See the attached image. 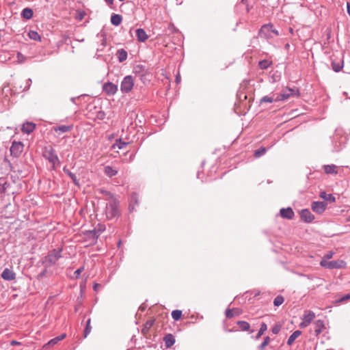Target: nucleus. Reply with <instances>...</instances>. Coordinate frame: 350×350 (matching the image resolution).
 <instances>
[{"label":"nucleus","mask_w":350,"mask_h":350,"mask_svg":"<svg viewBox=\"0 0 350 350\" xmlns=\"http://www.w3.org/2000/svg\"><path fill=\"white\" fill-rule=\"evenodd\" d=\"M62 249L53 250L45 258L44 263L48 266L53 265L62 258Z\"/></svg>","instance_id":"1"},{"label":"nucleus","mask_w":350,"mask_h":350,"mask_svg":"<svg viewBox=\"0 0 350 350\" xmlns=\"http://www.w3.org/2000/svg\"><path fill=\"white\" fill-rule=\"evenodd\" d=\"M298 94L299 90L297 88H286L280 94H276V100L284 101L288 100L291 96H297Z\"/></svg>","instance_id":"2"},{"label":"nucleus","mask_w":350,"mask_h":350,"mask_svg":"<svg viewBox=\"0 0 350 350\" xmlns=\"http://www.w3.org/2000/svg\"><path fill=\"white\" fill-rule=\"evenodd\" d=\"M345 262L342 260L327 261L325 260H321L320 265L324 268L328 269H340L345 266Z\"/></svg>","instance_id":"3"},{"label":"nucleus","mask_w":350,"mask_h":350,"mask_svg":"<svg viewBox=\"0 0 350 350\" xmlns=\"http://www.w3.org/2000/svg\"><path fill=\"white\" fill-rule=\"evenodd\" d=\"M44 157L53 164V167L55 168L56 165L59 164V159L56 154L54 149L51 147L46 148L44 152Z\"/></svg>","instance_id":"4"},{"label":"nucleus","mask_w":350,"mask_h":350,"mask_svg":"<svg viewBox=\"0 0 350 350\" xmlns=\"http://www.w3.org/2000/svg\"><path fill=\"white\" fill-rule=\"evenodd\" d=\"M134 86V79L132 76L127 75L124 77L120 84V90L122 93L130 92Z\"/></svg>","instance_id":"5"},{"label":"nucleus","mask_w":350,"mask_h":350,"mask_svg":"<svg viewBox=\"0 0 350 350\" xmlns=\"http://www.w3.org/2000/svg\"><path fill=\"white\" fill-rule=\"evenodd\" d=\"M119 211L116 202H110L106 205L105 214L108 219H112L118 215Z\"/></svg>","instance_id":"6"},{"label":"nucleus","mask_w":350,"mask_h":350,"mask_svg":"<svg viewBox=\"0 0 350 350\" xmlns=\"http://www.w3.org/2000/svg\"><path fill=\"white\" fill-rule=\"evenodd\" d=\"M315 318V313L312 310H306L303 314L302 321L299 324L300 328L308 327Z\"/></svg>","instance_id":"7"},{"label":"nucleus","mask_w":350,"mask_h":350,"mask_svg":"<svg viewBox=\"0 0 350 350\" xmlns=\"http://www.w3.org/2000/svg\"><path fill=\"white\" fill-rule=\"evenodd\" d=\"M259 36L266 39L273 38V25L270 24L262 25L259 31Z\"/></svg>","instance_id":"8"},{"label":"nucleus","mask_w":350,"mask_h":350,"mask_svg":"<svg viewBox=\"0 0 350 350\" xmlns=\"http://www.w3.org/2000/svg\"><path fill=\"white\" fill-rule=\"evenodd\" d=\"M23 144L21 142H14L10 147L11 155L18 157L23 151Z\"/></svg>","instance_id":"9"},{"label":"nucleus","mask_w":350,"mask_h":350,"mask_svg":"<svg viewBox=\"0 0 350 350\" xmlns=\"http://www.w3.org/2000/svg\"><path fill=\"white\" fill-rule=\"evenodd\" d=\"M327 206L325 202H313L311 205L312 211L317 213L321 214L324 212Z\"/></svg>","instance_id":"10"},{"label":"nucleus","mask_w":350,"mask_h":350,"mask_svg":"<svg viewBox=\"0 0 350 350\" xmlns=\"http://www.w3.org/2000/svg\"><path fill=\"white\" fill-rule=\"evenodd\" d=\"M103 91L108 95H114L118 91V86L113 83H105L103 86Z\"/></svg>","instance_id":"11"},{"label":"nucleus","mask_w":350,"mask_h":350,"mask_svg":"<svg viewBox=\"0 0 350 350\" xmlns=\"http://www.w3.org/2000/svg\"><path fill=\"white\" fill-rule=\"evenodd\" d=\"M280 214L282 218L288 219H293L295 215L293 209L291 207L281 208L280 211Z\"/></svg>","instance_id":"12"},{"label":"nucleus","mask_w":350,"mask_h":350,"mask_svg":"<svg viewBox=\"0 0 350 350\" xmlns=\"http://www.w3.org/2000/svg\"><path fill=\"white\" fill-rule=\"evenodd\" d=\"M300 217L302 220L308 223L311 222L314 219V215L308 209L301 210L300 212Z\"/></svg>","instance_id":"13"},{"label":"nucleus","mask_w":350,"mask_h":350,"mask_svg":"<svg viewBox=\"0 0 350 350\" xmlns=\"http://www.w3.org/2000/svg\"><path fill=\"white\" fill-rule=\"evenodd\" d=\"M1 278L5 280L11 281L16 278V273L12 270L5 268L1 273Z\"/></svg>","instance_id":"14"},{"label":"nucleus","mask_w":350,"mask_h":350,"mask_svg":"<svg viewBox=\"0 0 350 350\" xmlns=\"http://www.w3.org/2000/svg\"><path fill=\"white\" fill-rule=\"evenodd\" d=\"M66 334H62L60 336L51 339L50 341H49L48 343H46V345H44L43 348L46 349L49 348L50 347L55 345L59 341L64 339L66 338Z\"/></svg>","instance_id":"15"},{"label":"nucleus","mask_w":350,"mask_h":350,"mask_svg":"<svg viewBox=\"0 0 350 350\" xmlns=\"http://www.w3.org/2000/svg\"><path fill=\"white\" fill-rule=\"evenodd\" d=\"M72 125H59L53 127V131L56 133H64L70 131L72 129Z\"/></svg>","instance_id":"16"},{"label":"nucleus","mask_w":350,"mask_h":350,"mask_svg":"<svg viewBox=\"0 0 350 350\" xmlns=\"http://www.w3.org/2000/svg\"><path fill=\"white\" fill-rule=\"evenodd\" d=\"M103 172H104V174L109 178L115 176L118 174V170L110 166V165L105 166Z\"/></svg>","instance_id":"17"},{"label":"nucleus","mask_w":350,"mask_h":350,"mask_svg":"<svg viewBox=\"0 0 350 350\" xmlns=\"http://www.w3.org/2000/svg\"><path fill=\"white\" fill-rule=\"evenodd\" d=\"M136 36L139 42H145L148 38L146 32L143 29L136 30Z\"/></svg>","instance_id":"18"},{"label":"nucleus","mask_w":350,"mask_h":350,"mask_svg":"<svg viewBox=\"0 0 350 350\" xmlns=\"http://www.w3.org/2000/svg\"><path fill=\"white\" fill-rule=\"evenodd\" d=\"M36 125L31 122H26L23 124L22 131L25 133L29 134L35 129Z\"/></svg>","instance_id":"19"},{"label":"nucleus","mask_w":350,"mask_h":350,"mask_svg":"<svg viewBox=\"0 0 350 350\" xmlns=\"http://www.w3.org/2000/svg\"><path fill=\"white\" fill-rule=\"evenodd\" d=\"M105 230V226L103 224H98L97 226L91 232L93 236L98 238L100 234Z\"/></svg>","instance_id":"20"},{"label":"nucleus","mask_w":350,"mask_h":350,"mask_svg":"<svg viewBox=\"0 0 350 350\" xmlns=\"http://www.w3.org/2000/svg\"><path fill=\"white\" fill-rule=\"evenodd\" d=\"M314 325L315 327L314 332L316 333V335L318 336L323 332V329L324 328V323L322 320H317L314 321Z\"/></svg>","instance_id":"21"},{"label":"nucleus","mask_w":350,"mask_h":350,"mask_svg":"<svg viewBox=\"0 0 350 350\" xmlns=\"http://www.w3.org/2000/svg\"><path fill=\"white\" fill-rule=\"evenodd\" d=\"M122 21V17L120 14H113L111 16V23L115 26H118Z\"/></svg>","instance_id":"22"},{"label":"nucleus","mask_w":350,"mask_h":350,"mask_svg":"<svg viewBox=\"0 0 350 350\" xmlns=\"http://www.w3.org/2000/svg\"><path fill=\"white\" fill-rule=\"evenodd\" d=\"M336 165L332 164V165H323V170L326 174H337L336 170Z\"/></svg>","instance_id":"23"},{"label":"nucleus","mask_w":350,"mask_h":350,"mask_svg":"<svg viewBox=\"0 0 350 350\" xmlns=\"http://www.w3.org/2000/svg\"><path fill=\"white\" fill-rule=\"evenodd\" d=\"M164 341H165V346L167 347H170L174 344L175 339H174V337L173 336V335L169 334H167L164 337Z\"/></svg>","instance_id":"24"},{"label":"nucleus","mask_w":350,"mask_h":350,"mask_svg":"<svg viewBox=\"0 0 350 350\" xmlns=\"http://www.w3.org/2000/svg\"><path fill=\"white\" fill-rule=\"evenodd\" d=\"M117 57L120 62H123L127 59V52L122 49L117 51Z\"/></svg>","instance_id":"25"},{"label":"nucleus","mask_w":350,"mask_h":350,"mask_svg":"<svg viewBox=\"0 0 350 350\" xmlns=\"http://www.w3.org/2000/svg\"><path fill=\"white\" fill-rule=\"evenodd\" d=\"M9 186L10 183L4 178H0V193H5Z\"/></svg>","instance_id":"26"},{"label":"nucleus","mask_w":350,"mask_h":350,"mask_svg":"<svg viewBox=\"0 0 350 350\" xmlns=\"http://www.w3.org/2000/svg\"><path fill=\"white\" fill-rule=\"evenodd\" d=\"M301 334V332L299 330L295 331L288 338L287 344L291 345L294 341Z\"/></svg>","instance_id":"27"},{"label":"nucleus","mask_w":350,"mask_h":350,"mask_svg":"<svg viewBox=\"0 0 350 350\" xmlns=\"http://www.w3.org/2000/svg\"><path fill=\"white\" fill-rule=\"evenodd\" d=\"M63 170L72 180L75 185H79V180L77 178L75 174L71 172L66 167H64Z\"/></svg>","instance_id":"28"},{"label":"nucleus","mask_w":350,"mask_h":350,"mask_svg":"<svg viewBox=\"0 0 350 350\" xmlns=\"http://www.w3.org/2000/svg\"><path fill=\"white\" fill-rule=\"evenodd\" d=\"M21 16L25 19H30L33 16V11L31 8H26L23 10Z\"/></svg>","instance_id":"29"},{"label":"nucleus","mask_w":350,"mask_h":350,"mask_svg":"<svg viewBox=\"0 0 350 350\" xmlns=\"http://www.w3.org/2000/svg\"><path fill=\"white\" fill-rule=\"evenodd\" d=\"M278 100H276V95L273 96H265L260 99V103H271L273 102H278Z\"/></svg>","instance_id":"30"},{"label":"nucleus","mask_w":350,"mask_h":350,"mask_svg":"<svg viewBox=\"0 0 350 350\" xmlns=\"http://www.w3.org/2000/svg\"><path fill=\"white\" fill-rule=\"evenodd\" d=\"M320 197L332 202H334L336 200L335 197L332 194H327L325 191L321 192Z\"/></svg>","instance_id":"31"},{"label":"nucleus","mask_w":350,"mask_h":350,"mask_svg":"<svg viewBox=\"0 0 350 350\" xmlns=\"http://www.w3.org/2000/svg\"><path fill=\"white\" fill-rule=\"evenodd\" d=\"M332 69L335 72H339L343 68V62H336L335 61H332Z\"/></svg>","instance_id":"32"},{"label":"nucleus","mask_w":350,"mask_h":350,"mask_svg":"<svg viewBox=\"0 0 350 350\" xmlns=\"http://www.w3.org/2000/svg\"><path fill=\"white\" fill-rule=\"evenodd\" d=\"M267 329V325L265 323H262L260 325V327L258 332L257 335L256 336V339H259L262 335L265 333V332Z\"/></svg>","instance_id":"33"},{"label":"nucleus","mask_w":350,"mask_h":350,"mask_svg":"<svg viewBox=\"0 0 350 350\" xmlns=\"http://www.w3.org/2000/svg\"><path fill=\"white\" fill-rule=\"evenodd\" d=\"M237 325L239 326V328L242 331H247L249 330L250 325L249 323L244 321H239L237 322Z\"/></svg>","instance_id":"34"},{"label":"nucleus","mask_w":350,"mask_h":350,"mask_svg":"<svg viewBox=\"0 0 350 350\" xmlns=\"http://www.w3.org/2000/svg\"><path fill=\"white\" fill-rule=\"evenodd\" d=\"M28 36H29V38L33 40H39L40 41L41 40L40 36L38 33L37 31H29L28 33Z\"/></svg>","instance_id":"35"},{"label":"nucleus","mask_w":350,"mask_h":350,"mask_svg":"<svg viewBox=\"0 0 350 350\" xmlns=\"http://www.w3.org/2000/svg\"><path fill=\"white\" fill-rule=\"evenodd\" d=\"M182 316V311L179 310H175L172 312V317L174 321H178Z\"/></svg>","instance_id":"36"},{"label":"nucleus","mask_w":350,"mask_h":350,"mask_svg":"<svg viewBox=\"0 0 350 350\" xmlns=\"http://www.w3.org/2000/svg\"><path fill=\"white\" fill-rule=\"evenodd\" d=\"M267 152V149L264 147H261L254 151V156L255 157H260L262 156L265 152Z\"/></svg>","instance_id":"37"},{"label":"nucleus","mask_w":350,"mask_h":350,"mask_svg":"<svg viewBox=\"0 0 350 350\" xmlns=\"http://www.w3.org/2000/svg\"><path fill=\"white\" fill-rule=\"evenodd\" d=\"M91 319H88L86 323V326L84 330V338H86L88 335L91 332L92 327L90 325Z\"/></svg>","instance_id":"38"},{"label":"nucleus","mask_w":350,"mask_h":350,"mask_svg":"<svg viewBox=\"0 0 350 350\" xmlns=\"http://www.w3.org/2000/svg\"><path fill=\"white\" fill-rule=\"evenodd\" d=\"M259 67L264 70L268 68L271 66V62L268 60H262L259 62Z\"/></svg>","instance_id":"39"},{"label":"nucleus","mask_w":350,"mask_h":350,"mask_svg":"<svg viewBox=\"0 0 350 350\" xmlns=\"http://www.w3.org/2000/svg\"><path fill=\"white\" fill-rule=\"evenodd\" d=\"M271 341V339L269 336H266L265 338H264V340L263 342L259 345L258 347V349L259 350H263L266 346H267L269 345V343Z\"/></svg>","instance_id":"40"},{"label":"nucleus","mask_w":350,"mask_h":350,"mask_svg":"<svg viewBox=\"0 0 350 350\" xmlns=\"http://www.w3.org/2000/svg\"><path fill=\"white\" fill-rule=\"evenodd\" d=\"M284 302V297L281 295L277 296L273 301V304L275 306H279L282 305Z\"/></svg>","instance_id":"41"},{"label":"nucleus","mask_w":350,"mask_h":350,"mask_svg":"<svg viewBox=\"0 0 350 350\" xmlns=\"http://www.w3.org/2000/svg\"><path fill=\"white\" fill-rule=\"evenodd\" d=\"M334 253L332 251L328 252L327 254H325L321 260H325L328 261L329 259L332 258L333 257V255Z\"/></svg>","instance_id":"42"},{"label":"nucleus","mask_w":350,"mask_h":350,"mask_svg":"<svg viewBox=\"0 0 350 350\" xmlns=\"http://www.w3.org/2000/svg\"><path fill=\"white\" fill-rule=\"evenodd\" d=\"M281 329V326L280 325H275L271 329L273 334H277Z\"/></svg>","instance_id":"43"},{"label":"nucleus","mask_w":350,"mask_h":350,"mask_svg":"<svg viewBox=\"0 0 350 350\" xmlns=\"http://www.w3.org/2000/svg\"><path fill=\"white\" fill-rule=\"evenodd\" d=\"M127 145L126 142H122L121 139H120L119 142H117V146L118 148L122 149L124 147H125Z\"/></svg>","instance_id":"44"},{"label":"nucleus","mask_w":350,"mask_h":350,"mask_svg":"<svg viewBox=\"0 0 350 350\" xmlns=\"http://www.w3.org/2000/svg\"><path fill=\"white\" fill-rule=\"evenodd\" d=\"M233 310L227 309L226 310V316L227 318H232L234 317Z\"/></svg>","instance_id":"45"},{"label":"nucleus","mask_w":350,"mask_h":350,"mask_svg":"<svg viewBox=\"0 0 350 350\" xmlns=\"http://www.w3.org/2000/svg\"><path fill=\"white\" fill-rule=\"evenodd\" d=\"M350 299V294H347L338 299L339 302H344Z\"/></svg>","instance_id":"46"},{"label":"nucleus","mask_w":350,"mask_h":350,"mask_svg":"<svg viewBox=\"0 0 350 350\" xmlns=\"http://www.w3.org/2000/svg\"><path fill=\"white\" fill-rule=\"evenodd\" d=\"M31 79H28L26 81V86L24 88L23 91L28 90L29 89L30 86H31Z\"/></svg>","instance_id":"47"},{"label":"nucleus","mask_w":350,"mask_h":350,"mask_svg":"<svg viewBox=\"0 0 350 350\" xmlns=\"http://www.w3.org/2000/svg\"><path fill=\"white\" fill-rule=\"evenodd\" d=\"M83 267H81L78 269H77L75 271V277L76 278H79L80 274L81 273V272L83 271Z\"/></svg>","instance_id":"48"},{"label":"nucleus","mask_w":350,"mask_h":350,"mask_svg":"<svg viewBox=\"0 0 350 350\" xmlns=\"http://www.w3.org/2000/svg\"><path fill=\"white\" fill-rule=\"evenodd\" d=\"M131 202H135L136 204H137V196L136 193H133L131 197Z\"/></svg>","instance_id":"49"},{"label":"nucleus","mask_w":350,"mask_h":350,"mask_svg":"<svg viewBox=\"0 0 350 350\" xmlns=\"http://www.w3.org/2000/svg\"><path fill=\"white\" fill-rule=\"evenodd\" d=\"M100 285L99 284H97V283L94 284V286H93L94 290V291H97L98 288L100 287Z\"/></svg>","instance_id":"50"},{"label":"nucleus","mask_w":350,"mask_h":350,"mask_svg":"<svg viewBox=\"0 0 350 350\" xmlns=\"http://www.w3.org/2000/svg\"><path fill=\"white\" fill-rule=\"evenodd\" d=\"M278 35H279L278 31L277 30H275V29H274L273 28V37L274 36H278Z\"/></svg>","instance_id":"51"},{"label":"nucleus","mask_w":350,"mask_h":350,"mask_svg":"<svg viewBox=\"0 0 350 350\" xmlns=\"http://www.w3.org/2000/svg\"><path fill=\"white\" fill-rule=\"evenodd\" d=\"M176 81L177 83H180V77L179 75H176Z\"/></svg>","instance_id":"52"},{"label":"nucleus","mask_w":350,"mask_h":350,"mask_svg":"<svg viewBox=\"0 0 350 350\" xmlns=\"http://www.w3.org/2000/svg\"><path fill=\"white\" fill-rule=\"evenodd\" d=\"M141 68H142V66H136V67H135V68H134V69H135V72H139V70H139V69H141Z\"/></svg>","instance_id":"53"},{"label":"nucleus","mask_w":350,"mask_h":350,"mask_svg":"<svg viewBox=\"0 0 350 350\" xmlns=\"http://www.w3.org/2000/svg\"><path fill=\"white\" fill-rule=\"evenodd\" d=\"M347 12L350 15V3H347Z\"/></svg>","instance_id":"54"},{"label":"nucleus","mask_w":350,"mask_h":350,"mask_svg":"<svg viewBox=\"0 0 350 350\" xmlns=\"http://www.w3.org/2000/svg\"><path fill=\"white\" fill-rule=\"evenodd\" d=\"M107 3L112 4L114 0H105Z\"/></svg>","instance_id":"55"},{"label":"nucleus","mask_w":350,"mask_h":350,"mask_svg":"<svg viewBox=\"0 0 350 350\" xmlns=\"http://www.w3.org/2000/svg\"><path fill=\"white\" fill-rule=\"evenodd\" d=\"M77 98L76 97H72L71 98L70 100L73 103H75V100H76Z\"/></svg>","instance_id":"56"},{"label":"nucleus","mask_w":350,"mask_h":350,"mask_svg":"<svg viewBox=\"0 0 350 350\" xmlns=\"http://www.w3.org/2000/svg\"><path fill=\"white\" fill-rule=\"evenodd\" d=\"M153 324V323L151 321V322H147L146 323V325H148L149 327L152 326Z\"/></svg>","instance_id":"57"},{"label":"nucleus","mask_w":350,"mask_h":350,"mask_svg":"<svg viewBox=\"0 0 350 350\" xmlns=\"http://www.w3.org/2000/svg\"><path fill=\"white\" fill-rule=\"evenodd\" d=\"M11 343H12V345H13V344H18V342H16V341H15V340L12 341V342H11Z\"/></svg>","instance_id":"58"},{"label":"nucleus","mask_w":350,"mask_h":350,"mask_svg":"<svg viewBox=\"0 0 350 350\" xmlns=\"http://www.w3.org/2000/svg\"><path fill=\"white\" fill-rule=\"evenodd\" d=\"M21 57H23V56H22V55L20 53H18V57L20 58Z\"/></svg>","instance_id":"59"},{"label":"nucleus","mask_w":350,"mask_h":350,"mask_svg":"<svg viewBox=\"0 0 350 350\" xmlns=\"http://www.w3.org/2000/svg\"><path fill=\"white\" fill-rule=\"evenodd\" d=\"M129 208H130V209H131H131H133V207H131V205H130V207H129Z\"/></svg>","instance_id":"60"},{"label":"nucleus","mask_w":350,"mask_h":350,"mask_svg":"<svg viewBox=\"0 0 350 350\" xmlns=\"http://www.w3.org/2000/svg\"><path fill=\"white\" fill-rule=\"evenodd\" d=\"M349 220H350V215H349Z\"/></svg>","instance_id":"61"}]
</instances>
